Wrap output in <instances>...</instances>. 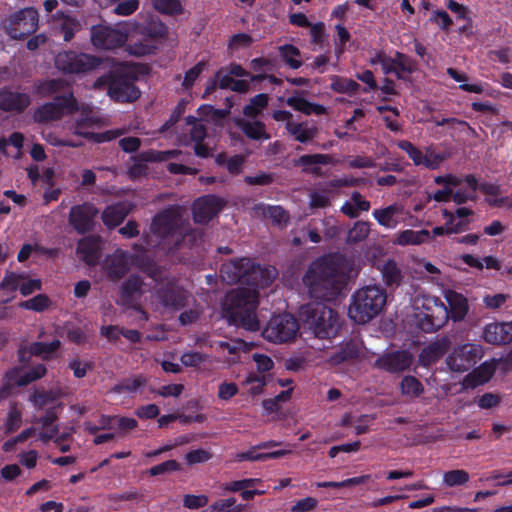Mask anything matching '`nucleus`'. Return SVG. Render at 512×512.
I'll use <instances>...</instances> for the list:
<instances>
[{"mask_svg":"<svg viewBox=\"0 0 512 512\" xmlns=\"http://www.w3.org/2000/svg\"><path fill=\"white\" fill-rule=\"evenodd\" d=\"M241 284L226 296L224 311L231 323L248 331H258L260 322L256 311L259 305V289L271 285L277 275L275 268L261 266L248 258Z\"/></svg>","mask_w":512,"mask_h":512,"instance_id":"obj_1","label":"nucleus"},{"mask_svg":"<svg viewBox=\"0 0 512 512\" xmlns=\"http://www.w3.org/2000/svg\"><path fill=\"white\" fill-rule=\"evenodd\" d=\"M354 266V259L340 252L324 254L310 264L303 283L312 298L331 301L345 289Z\"/></svg>","mask_w":512,"mask_h":512,"instance_id":"obj_2","label":"nucleus"},{"mask_svg":"<svg viewBox=\"0 0 512 512\" xmlns=\"http://www.w3.org/2000/svg\"><path fill=\"white\" fill-rule=\"evenodd\" d=\"M138 73L133 67H120L98 77L95 88H107L110 98L118 103H133L141 96L136 86Z\"/></svg>","mask_w":512,"mask_h":512,"instance_id":"obj_3","label":"nucleus"},{"mask_svg":"<svg viewBox=\"0 0 512 512\" xmlns=\"http://www.w3.org/2000/svg\"><path fill=\"white\" fill-rule=\"evenodd\" d=\"M299 318L305 333L319 339H329L340 328L338 313L322 302H312L301 306Z\"/></svg>","mask_w":512,"mask_h":512,"instance_id":"obj_4","label":"nucleus"},{"mask_svg":"<svg viewBox=\"0 0 512 512\" xmlns=\"http://www.w3.org/2000/svg\"><path fill=\"white\" fill-rule=\"evenodd\" d=\"M151 231L164 242L172 243L171 250H178L186 243L193 246L199 236L196 230L184 227L180 214L173 209L156 214L151 223Z\"/></svg>","mask_w":512,"mask_h":512,"instance_id":"obj_5","label":"nucleus"},{"mask_svg":"<svg viewBox=\"0 0 512 512\" xmlns=\"http://www.w3.org/2000/svg\"><path fill=\"white\" fill-rule=\"evenodd\" d=\"M412 323L424 333H434L449 320L448 308L436 296L418 294L413 301Z\"/></svg>","mask_w":512,"mask_h":512,"instance_id":"obj_6","label":"nucleus"},{"mask_svg":"<svg viewBox=\"0 0 512 512\" xmlns=\"http://www.w3.org/2000/svg\"><path fill=\"white\" fill-rule=\"evenodd\" d=\"M386 291L379 286H366L358 289L351 298L349 317L359 324H365L376 317L384 308Z\"/></svg>","mask_w":512,"mask_h":512,"instance_id":"obj_7","label":"nucleus"},{"mask_svg":"<svg viewBox=\"0 0 512 512\" xmlns=\"http://www.w3.org/2000/svg\"><path fill=\"white\" fill-rule=\"evenodd\" d=\"M298 320L289 313L273 315L262 331L269 342L280 344L293 341L299 331Z\"/></svg>","mask_w":512,"mask_h":512,"instance_id":"obj_8","label":"nucleus"},{"mask_svg":"<svg viewBox=\"0 0 512 512\" xmlns=\"http://www.w3.org/2000/svg\"><path fill=\"white\" fill-rule=\"evenodd\" d=\"M155 290L159 303L171 311H179L188 305L190 294L174 278H162Z\"/></svg>","mask_w":512,"mask_h":512,"instance_id":"obj_9","label":"nucleus"},{"mask_svg":"<svg viewBox=\"0 0 512 512\" xmlns=\"http://www.w3.org/2000/svg\"><path fill=\"white\" fill-rule=\"evenodd\" d=\"M99 65L98 57L75 51H62L55 57V67L66 74L85 73Z\"/></svg>","mask_w":512,"mask_h":512,"instance_id":"obj_10","label":"nucleus"},{"mask_svg":"<svg viewBox=\"0 0 512 512\" xmlns=\"http://www.w3.org/2000/svg\"><path fill=\"white\" fill-rule=\"evenodd\" d=\"M482 356L481 345L466 343L453 350L446 358V364L451 371L463 373L474 367Z\"/></svg>","mask_w":512,"mask_h":512,"instance_id":"obj_11","label":"nucleus"},{"mask_svg":"<svg viewBox=\"0 0 512 512\" xmlns=\"http://www.w3.org/2000/svg\"><path fill=\"white\" fill-rule=\"evenodd\" d=\"M39 15L33 7L21 9L12 15L9 34L13 39H25L38 28Z\"/></svg>","mask_w":512,"mask_h":512,"instance_id":"obj_12","label":"nucleus"},{"mask_svg":"<svg viewBox=\"0 0 512 512\" xmlns=\"http://www.w3.org/2000/svg\"><path fill=\"white\" fill-rule=\"evenodd\" d=\"M225 205L226 200L214 194L197 198L192 205L194 222L197 224L209 223L221 212Z\"/></svg>","mask_w":512,"mask_h":512,"instance_id":"obj_13","label":"nucleus"},{"mask_svg":"<svg viewBox=\"0 0 512 512\" xmlns=\"http://www.w3.org/2000/svg\"><path fill=\"white\" fill-rule=\"evenodd\" d=\"M127 34L107 25H95L91 28V42L98 49L113 50L122 47Z\"/></svg>","mask_w":512,"mask_h":512,"instance_id":"obj_14","label":"nucleus"},{"mask_svg":"<svg viewBox=\"0 0 512 512\" xmlns=\"http://www.w3.org/2000/svg\"><path fill=\"white\" fill-rule=\"evenodd\" d=\"M97 208L91 203L74 205L69 211L68 221L78 234H85L94 229Z\"/></svg>","mask_w":512,"mask_h":512,"instance_id":"obj_15","label":"nucleus"},{"mask_svg":"<svg viewBox=\"0 0 512 512\" xmlns=\"http://www.w3.org/2000/svg\"><path fill=\"white\" fill-rule=\"evenodd\" d=\"M413 357L406 350L386 353L375 360L374 366L389 373H400L410 368Z\"/></svg>","mask_w":512,"mask_h":512,"instance_id":"obj_16","label":"nucleus"},{"mask_svg":"<svg viewBox=\"0 0 512 512\" xmlns=\"http://www.w3.org/2000/svg\"><path fill=\"white\" fill-rule=\"evenodd\" d=\"M31 104V97L25 92H15L9 87L0 88V110L23 113Z\"/></svg>","mask_w":512,"mask_h":512,"instance_id":"obj_17","label":"nucleus"},{"mask_svg":"<svg viewBox=\"0 0 512 512\" xmlns=\"http://www.w3.org/2000/svg\"><path fill=\"white\" fill-rule=\"evenodd\" d=\"M105 271L111 281H119L129 271L130 253L124 250H116L105 260Z\"/></svg>","mask_w":512,"mask_h":512,"instance_id":"obj_18","label":"nucleus"},{"mask_svg":"<svg viewBox=\"0 0 512 512\" xmlns=\"http://www.w3.org/2000/svg\"><path fill=\"white\" fill-rule=\"evenodd\" d=\"M397 146L409 156L416 166L422 165L428 169L435 170L442 161V158L438 154H435L433 159L424 155L418 147L408 140L398 141Z\"/></svg>","mask_w":512,"mask_h":512,"instance_id":"obj_19","label":"nucleus"},{"mask_svg":"<svg viewBox=\"0 0 512 512\" xmlns=\"http://www.w3.org/2000/svg\"><path fill=\"white\" fill-rule=\"evenodd\" d=\"M485 342L493 345L509 344L512 342V321L490 323L484 328Z\"/></svg>","mask_w":512,"mask_h":512,"instance_id":"obj_20","label":"nucleus"},{"mask_svg":"<svg viewBox=\"0 0 512 512\" xmlns=\"http://www.w3.org/2000/svg\"><path fill=\"white\" fill-rule=\"evenodd\" d=\"M285 129L293 140L308 144L318 135V127L315 123L309 121L289 122L285 124Z\"/></svg>","mask_w":512,"mask_h":512,"instance_id":"obj_21","label":"nucleus"},{"mask_svg":"<svg viewBox=\"0 0 512 512\" xmlns=\"http://www.w3.org/2000/svg\"><path fill=\"white\" fill-rule=\"evenodd\" d=\"M76 253L88 266H95L101 257L99 239L94 236L80 239L77 244Z\"/></svg>","mask_w":512,"mask_h":512,"instance_id":"obj_22","label":"nucleus"},{"mask_svg":"<svg viewBox=\"0 0 512 512\" xmlns=\"http://www.w3.org/2000/svg\"><path fill=\"white\" fill-rule=\"evenodd\" d=\"M449 350V341L447 339H440L431 342L424 347L419 356L418 364L423 367H429L438 362Z\"/></svg>","mask_w":512,"mask_h":512,"instance_id":"obj_23","label":"nucleus"},{"mask_svg":"<svg viewBox=\"0 0 512 512\" xmlns=\"http://www.w3.org/2000/svg\"><path fill=\"white\" fill-rule=\"evenodd\" d=\"M496 363L491 361H485L477 368L473 369L464 378L463 384L466 388H476L480 385L487 383L496 372Z\"/></svg>","mask_w":512,"mask_h":512,"instance_id":"obj_24","label":"nucleus"},{"mask_svg":"<svg viewBox=\"0 0 512 512\" xmlns=\"http://www.w3.org/2000/svg\"><path fill=\"white\" fill-rule=\"evenodd\" d=\"M333 163V158L329 154H304L301 155L296 161V166L303 167V172L312 175H322V169L319 165H329Z\"/></svg>","mask_w":512,"mask_h":512,"instance_id":"obj_25","label":"nucleus"},{"mask_svg":"<svg viewBox=\"0 0 512 512\" xmlns=\"http://www.w3.org/2000/svg\"><path fill=\"white\" fill-rule=\"evenodd\" d=\"M448 303L449 319L454 322L462 321L469 311L468 300L461 293L456 291H447L445 294Z\"/></svg>","mask_w":512,"mask_h":512,"instance_id":"obj_26","label":"nucleus"},{"mask_svg":"<svg viewBox=\"0 0 512 512\" xmlns=\"http://www.w3.org/2000/svg\"><path fill=\"white\" fill-rule=\"evenodd\" d=\"M248 264V258H239L223 263L220 268V277L223 282L233 285L241 284V279L245 273V267Z\"/></svg>","mask_w":512,"mask_h":512,"instance_id":"obj_27","label":"nucleus"},{"mask_svg":"<svg viewBox=\"0 0 512 512\" xmlns=\"http://www.w3.org/2000/svg\"><path fill=\"white\" fill-rule=\"evenodd\" d=\"M360 355V348L356 341L349 340L342 343L337 350L330 355L328 363L337 366L346 362L356 360Z\"/></svg>","mask_w":512,"mask_h":512,"instance_id":"obj_28","label":"nucleus"},{"mask_svg":"<svg viewBox=\"0 0 512 512\" xmlns=\"http://www.w3.org/2000/svg\"><path fill=\"white\" fill-rule=\"evenodd\" d=\"M130 265L139 269L148 277L152 278L155 282H158L162 277L161 268L153 259L144 253L133 255L130 254Z\"/></svg>","mask_w":512,"mask_h":512,"instance_id":"obj_29","label":"nucleus"},{"mask_svg":"<svg viewBox=\"0 0 512 512\" xmlns=\"http://www.w3.org/2000/svg\"><path fill=\"white\" fill-rule=\"evenodd\" d=\"M130 213V208L125 203H116L110 206H107L102 212L101 218L103 224L109 228L113 229L120 225L125 218Z\"/></svg>","mask_w":512,"mask_h":512,"instance_id":"obj_30","label":"nucleus"},{"mask_svg":"<svg viewBox=\"0 0 512 512\" xmlns=\"http://www.w3.org/2000/svg\"><path fill=\"white\" fill-rule=\"evenodd\" d=\"M260 448H256V445L252 446L249 450L240 452L236 455L238 462L243 461H266L269 459H280L291 453V450L281 449L269 452H258Z\"/></svg>","mask_w":512,"mask_h":512,"instance_id":"obj_31","label":"nucleus"},{"mask_svg":"<svg viewBox=\"0 0 512 512\" xmlns=\"http://www.w3.org/2000/svg\"><path fill=\"white\" fill-rule=\"evenodd\" d=\"M286 104L292 107L294 110L304 113L305 115H324L326 113V107L312 103L299 95H293L287 98Z\"/></svg>","mask_w":512,"mask_h":512,"instance_id":"obj_32","label":"nucleus"},{"mask_svg":"<svg viewBox=\"0 0 512 512\" xmlns=\"http://www.w3.org/2000/svg\"><path fill=\"white\" fill-rule=\"evenodd\" d=\"M400 212L401 208L397 204H392L382 209H375L372 215L379 225L393 229L398 224V220L395 216Z\"/></svg>","mask_w":512,"mask_h":512,"instance_id":"obj_33","label":"nucleus"},{"mask_svg":"<svg viewBox=\"0 0 512 512\" xmlns=\"http://www.w3.org/2000/svg\"><path fill=\"white\" fill-rule=\"evenodd\" d=\"M238 126L244 135L251 140H268L270 135L266 131L264 122L256 120L253 122L240 120Z\"/></svg>","mask_w":512,"mask_h":512,"instance_id":"obj_34","label":"nucleus"},{"mask_svg":"<svg viewBox=\"0 0 512 512\" xmlns=\"http://www.w3.org/2000/svg\"><path fill=\"white\" fill-rule=\"evenodd\" d=\"M395 71L394 75L399 80H407V75H411L416 71V62L408 55L396 51L395 52Z\"/></svg>","mask_w":512,"mask_h":512,"instance_id":"obj_35","label":"nucleus"},{"mask_svg":"<svg viewBox=\"0 0 512 512\" xmlns=\"http://www.w3.org/2000/svg\"><path fill=\"white\" fill-rule=\"evenodd\" d=\"M137 31L145 40H157L166 36L167 27L161 21L151 19L143 24H139Z\"/></svg>","mask_w":512,"mask_h":512,"instance_id":"obj_36","label":"nucleus"},{"mask_svg":"<svg viewBox=\"0 0 512 512\" xmlns=\"http://www.w3.org/2000/svg\"><path fill=\"white\" fill-rule=\"evenodd\" d=\"M224 68L216 72V77L219 80L220 89H229L238 93H246L249 91L250 84L246 80L234 79V76L223 74Z\"/></svg>","mask_w":512,"mask_h":512,"instance_id":"obj_37","label":"nucleus"},{"mask_svg":"<svg viewBox=\"0 0 512 512\" xmlns=\"http://www.w3.org/2000/svg\"><path fill=\"white\" fill-rule=\"evenodd\" d=\"M52 102L59 108V112H62L63 117L79 111V103L73 91L55 95Z\"/></svg>","mask_w":512,"mask_h":512,"instance_id":"obj_38","label":"nucleus"},{"mask_svg":"<svg viewBox=\"0 0 512 512\" xmlns=\"http://www.w3.org/2000/svg\"><path fill=\"white\" fill-rule=\"evenodd\" d=\"M281 60L291 69H299L303 62L301 60V51L292 44H284L278 47Z\"/></svg>","mask_w":512,"mask_h":512,"instance_id":"obj_39","label":"nucleus"},{"mask_svg":"<svg viewBox=\"0 0 512 512\" xmlns=\"http://www.w3.org/2000/svg\"><path fill=\"white\" fill-rule=\"evenodd\" d=\"M143 280L139 275L129 276L121 286V298L124 302H131L136 294H140Z\"/></svg>","mask_w":512,"mask_h":512,"instance_id":"obj_40","label":"nucleus"},{"mask_svg":"<svg viewBox=\"0 0 512 512\" xmlns=\"http://www.w3.org/2000/svg\"><path fill=\"white\" fill-rule=\"evenodd\" d=\"M61 395L62 394L60 390H36L30 396V401L36 409L41 410L45 406L52 404L60 399Z\"/></svg>","mask_w":512,"mask_h":512,"instance_id":"obj_41","label":"nucleus"},{"mask_svg":"<svg viewBox=\"0 0 512 512\" xmlns=\"http://www.w3.org/2000/svg\"><path fill=\"white\" fill-rule=\"evenodd\" d=\"M431 238L430 232L426 229L414 231L411 229L404 230L398 234L397 243L399 245H419Z\"/></svg>","mask_w":512,"mask_h":512,"instance_id":"obj_42","label":"nucleus"},{"mask_svg":"<svg viewBox=\"0 0 512 512\" xmlns=\"http://www.w3.org/2000/svg\"><path fill=\"white\" fill-rule=\"evenodd\" d=\"M62 118V112H59V108L52 101L44 103L34 113V120L38 123H48Z\"/></svg>","mask_w":512,"mask_h":512,"instance_id":"obj_43","label":"nucleus"},{"mask_svg":"<svg viewBox=\"0 0 512 512\" xmlns=\"http://www.w3.org/2000/svg\"><path fill=\"white\" fill-rule=\"evenodd\" d=\"M61 347V341L55 339L51 342H33L29 346V352L33 356L41 357L43 360H49L50 355Z\"/></svg>","mask_w":512,"mask_h":512,"instance_id":"obj_44","label":"nucleus"},{"mask_svg":"<svg viewBox=\"0 0 512 512\" xmlns=\"http://www.w3.org/2000/svg\"><path fill=\"white\" fill-rule=\"evenodd\" d=\"M181 154H182V151L179 149L164 150V151L149 149V150L140 152L138 154V157L142 161L165 162L170 159L177 158Z\"/></svg>","mask_w":512,"mask_h":512,"instance_id":"obj_45","label":"nucleus"},{"mask_svg":"<svg viewBox=\"0 0 512 512\" xmlns=\"http://www.w3.org/2000/svg\"><path fill=\"white\" fill-rule=\"evenodd\" d=\"M269 97L265 93H260L252 97L247 105L243 108V114L246 117L256 118L267 107Z\"/></svg>","mask_w":512,"mask_h":512,"instance_id":"obj_46","label":"nucleus"},{"mask_svg":"<svg viewBox=\"0 0 512 512\" xmlns=\"http://www.w3.org/2000/svg\"><path fill=\"white\" fill-rule=\"evenodd\" d=\"M381 274L384 283L387 286H398L402 280V273L397 263L394 260H388L384 263Z\"/></svg>","mask_w":512,"mask_h":512,"instance_id":"obj_47","label":"nucleus"},{"mask_svg":"<svg viewBox=\"0 0 512 512\" xmlns=\"http://www.w3.org/2000/svg\"><path fill=\"white\" fill-rule=\"evenodd\" d=\"M447 74L456 82L461 83L459 85V89L469 93L481 94L484 92V85L482 83H474L468 84L465 83L467 81L468 76L464 73L458 72L455 68H448Z\"/></svg>","mask_w":512,"mask_h":512,"instance_id":"obj_48","label":"nucleus"},{"mask_svg":"<svg viewBox=\"0 0 512 512\" xmlns=\"http://www.w3.org/2000/svg\"><path fill=\"white\" fill-rule=\"evenodd\" d=\"M400 389L403 395L417 398L424 393L423 384L414 376H404L400 382Z\"/></svg>","mask_w":512,"mask_h":512,"instance_id":"obj_49","label":"nucleus"},{"mask_svg":"<svg viewBox=\"0 0 512 512\" xmlns=\"http://www.w3.org/2000/svg\"><path fill=\"white\" fill-rule=\"evenodd\" d=\"M330 88L337 93L354 95L360 89V85L355 80L334 76Z\"/></svg>","mask_w":512,"mask_h":512,"instance_id":"obj_50","label":"nucleus"},{"mask_svg":"<svg viewBox=\"0 0 512 512\" xmlns=\"http://www.w3.org/2000/svg\"><path fill=\"white\" fill-rule=\"evenodd\" d=\"M41 90L47 96H51V95H54V94L60 95V93L63 94V93H66L68 91H72L70 89L69 82L66 81L65 79H62V78H55V79L46 80L41 85Z\"/></svg>","mask_w":512,"mask_h":512,"instance_id":"obj_51","label":"nucleus"},{"mask_svg":"<svg viewBox=\"0 0 512 512\" xmlns=\"http://www.w3.org/2000/svg\"><path fill=\"white\" fill-rule=\"evenodd\" d=\"M101 5L104 3L105 6H108L112 3H117L114 8V13L121 16H129L133 14L139 7V0H97Z\"/></svg>","mask_w":512,"mask_h":512,"instance_id":"obj_52","label":"nucleus"},{"mask_svg":"<svg viewBox=\"0 0 512 512\" xmlns=\"http://www.w3.org/2000/svg\"><path fill=\"white\" fill-rule=\"evenodd\" d=\"M79 22L71 16H63L59 19V33L63 36L64 41L69 42L79 30Z\"/></svg>","mask_w":512,"mask_h":512,"instance_id":"obj_53","label":"nucleus"},{"mask_svg":"<svg viewBox=\"0 0 512 512\" xmlns=\"http://www.w3.org/2000/svg\"><path fill=\"white\" fill-rule=\"evenodd\" d=\"M370 233V223L367 221H357L353 227L348 231V243H359L364 241Z\"/></svg>","mask_w":512,"mask_h":512,"instance_id":"obj_54","label":"nucleus"},{"mask_svg":"<svg viewBox=\"0 0 512 512\" xmlns=\"http://www.w3.org/2000/svg\"><path fill=\"white\" fill-rule=\"evenodd\" d=\"M47 373V368L44 364H37L22 374L17 380L16 384L19 387L27 386L28 384L43 378Z\"/></svg>","mask_w":512,"mask_h":512,"instance_id":"obj_55","label":"nucleus"},{"mask_svg":"<svg viewBox=\"0 0 512 512\" xmlns=\"http://www.w3.org/2000/svg\"><path fill=\"white\" fill-rule=\"evenodd\" d=\"M153 6L165 15H180L184 10L180 0H154Z\"/></svg>","mask_w":512,"mask_h":512,"instance_id":"obj_56","label":"nucleus"},{"mask_svg":"<svg viewBox=\"0 0 512 512\" xmlns=\"http://www.w3.org/2000/svg\"><path fill=\"white\" fill-rule=\"evenodd\" d=\"M469 479V473L463 469L450 470L443 475V482L448 487L465 485Z\"/></svg>","mask_w":512,"mask_h":512,"instance_id":"obj_57","label":"nucleus"},{"mask_svg":"<svg viewBox=\"0 0 512 512\" xmlns=\"http://www.w3.org/2000/svg\"><path fill=\"white\" fill-rule=\"evenodd\" d=\"M207 66L208 62L206 60H201L188 71H186L182 81V87L185 90L191 89L201 73L207 68Z\"/></svg>","mask_w":512,"mask_h":512,"instance_id":"obj_58","label":"nucleus"},{"mask_svg":"<svg viewBox=\"0 0 512 512\" xmlns=\"http://www.w3.org/2000/svg\"><path fill=\"white\" fill-rule=\"evenodd\" d=\"M51 301L46 294H38L20 303V307L35 312H43L50 307Z\"/></svg>","mask_w":512,"mask_h":512,"instance_id":"obj_59","label":"nucleus"},{"mask_svg":"<svg viewBox=\"0 0 512 512\" xmlns=\"http://www.w3.org/2000/svg\"><path fill=\"white\" fill-rule=\"evenodd\" d=\"M242 505L236 504L234 497L220 499L208 507V512H241Z\"/></svg>","mask_w":512,"mask_h":512,"instance_id":"obj_60","label":"nucleus"},{"mask_svg":"<svg viewBox=\"0 0 512 512\" xmlns=\"http://www.w3.org/2000/svg\"><path fill=\"white\" fill-rule=\"evenodd\" d=\"M22 424V412L18 409L17 404L13 403L10 405L7 418L5 421L6 433L15 432L20 428Z\"/></svg>","mask_w":512,"mask_h":512,"instance_id":"obj_61","label":"nucleus"},{"mask_svg":"<svg viewBox=\"0 0 512 512\" xmlns=\"http://www.w3.org/2000/svg\"><path fill=\"white\" fill-rule=\"evenodd\" d=\"M181 469V464L178 461L171 459L151 467L148 470V473L150 476L154 477L165 473L180 471Z\"/></svg>","mask_w":512,"mask_h":512,"instance_id":"obj_62","label":"nucleus"},{"mask_svg":"<svg viewBox=\"0 0 512 512\" xmlns=\"http://www.w3.org/2000/svg\"><path fill=\"white\" fill-rule=\"evenodd\" d=\"M309 28L311 43L322 48L327 40L325 24L323 22H317L315 24L311 23V26H309Z\"/></svg>","mask_w":512,"mask_h":512,"instance_id":"obj_63","label":"nucleus"},{"mask_svg":"<svg viewBox=\"0 0 512 512\" xmlns=\"http://www.w3.org/2000/svg\"><path fill=\"white\" fill-rule=\"evenodd\" d=\"M212 458V454L204 449H195L185 454L186 463L189 466L205 463Z\"/></svg>","mask_w":512,"mask_h":512,"instance_id":"obj_64","label":"nucleus"}]
</instances>
